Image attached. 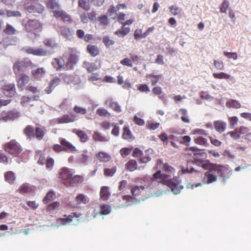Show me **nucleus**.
<instances>
[{"mask_svg": "<svg viewBox=\"0 0 251 251\" xmlns=\"http://www.w3.org/2000/svg\"><path fill=\"white\" fill-rule=\"evenodd\" d=\"M74 173L73 169L63 167L59 170L58 177L63 180V184L66 187H75L83 179L82 176H73Z\"/></svg>", "mask_w": 251, "mask_h": 251, "instance_id": "f257e3e1", "label": "nucleus"}, {"mask_svg": "<svg viewBox=\"0 0 251 251\" xmlns=\"http://www.w3.org/2000/svg\"><path fill=\"white\" fill-rule=\"evenodd\" d=\"M186 151H191L192 152L193 158L195 163L201 166L203 169H206L208 166L211 164L209 161H206L207 154L204 152H200V150L195 147L187 148Z\"/></svg>", "mask_w": 251, "mask_h": 251, "instance_id": "f03ea898", "label": "nucleus"}, {"mask_svg": "<svg viewBox=\"0 0 251 251\" xmlns=\"http://www.w3.org/2000/svg\"><path fill=\"white\" fill-rule=\"evenodd\" d=\"M3 149L5 152L13 157L19 156L23 150L21 144L15 139L5 143L3 145Z\"/></svg>", "mask_w": 251, "mask_h": 251, "instance_id": "7ed1b4c3", "label": "nucleus"}, {"mask_svg": "<svg viewBox=\"0 0 251 251\" xmlns=\"http://www.w3.org/2000/svg\"><path fill=\"white\" fill-rule=\"evenodd\" d=\"M170 177H171V176L170 175L162 174L161 171L159 170L155 173L152 175V176L151 178H149V179L151 184L154 181H157L158 183L166 184L167 182L169 180ZM143 179L144 180H148L149 177L145 176L143 178Z\"/></svg>", "mask_w": 251, "mask_h": 251, "instance_id": "20e7f679", "label": "nucleus"}, {"mask_svg": "<svg viewBox=\"0 0 251 251\" xmlns=\"http://www.w3.org/2000/svg\"><path fill=\"white\" fill-rule=\"evenodd\" d=\"M53 16L56 20L61 21L64 24H70L73 21L71 15L61 8L59 10L54 11Z\"/></svg>", "mask_w": 251, "mask_h": 251, "instance_id": "39448f33", "label": "nucleus"}, {"mask_svg": "<svg viewBox=\"0 0 251 251\" xmlns=\"http://www.w3.org/2000/svg\"><path fill=\"white\" fill-rule=\"evenodd\" d=\"M220 177L225 181L229 178L231 175V171L227 167L214 164L213 169Z\"/></svg>", "mask_w": 251, "mask_h": 251, "instance_id": "423d86ee", "label": "nucleus"}, {"mask_svg": "<svg viewBox=\"0 0 251 251\" xmlns=\"http://www.w3.org/2000/svg\"><path fill=\"white\" fill-rule=\"evenodd\" d=\"M25 28L27 32H39L41 31L42 25L37 20H29L25 24Z\"/></svg>", "mask_w": 251, "mask_h": 251, "instance_id": "0eeeda50", "label": "nucleus"}, {"mask_svg": "<svg viewBox=\"0 0 251 251\" xmlns=\"http://www.w3.org/2000/svg\"><path fill=\"white\" fill-rule=\"evenodd\" d=\"M214 164H210L207 169L208 171L204 173L207 184L211 183L217 181V176L215 175V170L213 169Z\"/></svg>", "mask_w": 251, "mask_h": 251, "instance_id": "6e6552de", "label": "nucleus"}, {"mask_svg": "<svg viewBox=\"0 0 251 251\" xmlns=\"http://www.w3.org/2000/svg\"><path fill=\"white\" fill-rule=\"evenodd\" d=\"M1 91L5 96L11 98L16 93L15 84L14 83L5 84L1 87Z\"/></svg>", "mask_w": 251, "mask_h": 251, "instance_id": "1a4fd4ad", "label": "nucleus"}, {"mask_svg": "<svg viewBox=\"0 0 251 251\" xmlns=\"http://www.w3.org/2000/svg\"><path fill=\"white\" fill-rule=\"evenodd\" d=\"M77 120L76 116L75 114H65L62 116L57 118L56 119V121L58 124H68L70 123H73Z\"/></svg>", "mask_w": 251, "mask_h": 251, "instance_id": "9d476101", "label": "nucleus"}, {"mask_svg": "<svg viewBox=\"0 0 251 251\" xmlns=\"http://www.w3.org/2000/svg\"><path fill=\"white\" fill-rule=\"evenodd\" d=\"M165 185L168 186L171 189L172 192L176 195L179 193L183 188L178 183L175 182L171 177Z\"/></svg>", "mask_w": 251, "mask_h": 251, "instance_id": "9b49d317", "label": "nucleus"}, {"mask_svg": "<svg viewBox=\"0 0 251 251\" xmlns=\"http://www.w3.org/2000/svg\"><path fill=\"white\" fill-rule=\"evenodd\" d=\"M60 143L62 146L64 151L74 152L77 151L76 148L64 138H62L60 140Z\"/></svg>", "mask_w": 251, "mask_h": 251, "instance_id": "f8f14e48", "label": "nucleus"}, {"mask_svg": "<svg viewBox=\"0 0 251 251\" xmlns=\"http://www.w3.org/2000/svg\"><path fill=\"white\" fill-rule=\"evenodd\" d=\"M25 52L36 56H45L47 54V51L43 48L29 47L25 50Z\"/></svg>", "mask_w": 251, "mask_h": 251, "instance_id": "ddd939ff", "label": "nucleus"}, {"mask_svg": "<svg viewBox=\"0 0 251 251\" xmlns=\"http://www.w3.org/2000/svg\"><path fill=\"white\" fill-rule=\"evenodd\" d=\"M27 10L29 12L42 13L44 10V7L38 2H34L27 7Z\"/></svg>", "mask_w": 251, "mask_h": 251, "instance_id": "4468645a", "label": "nucleus"}, {"mask_svg": "<svg viewBox=\"0 0 251 251\" xmlns=\"http://www.w3.org/2000/svg\"><path fill=\"white\" fill-rule=\"evenodd\" d=\"M46 133V129L45 127L43 126L39 125L35 128L34 138L39 141L42 140Z\"/></svg>", "mask_w": 251, "mask_h": 251, "instance_id": "2eb2a0df", "label": "nucleus"}, {"mask_svg": "<svg viewBox=\"0 0 251 251\" xmlns=\"http://www.w3.org/2000/svg\"><path fill=\"white\" fill-rule=\"evenodd\" d=\"M26 67V62L24 61H17L13 66V70L15 75H17L20 72L24 71Z\"/></svg>", "mask_w": 251, "mask_h": 251, "instance_id": "dca6fc26", "label": "nucleus"}, {"mask_svg": "<svg viewBox=\"0 0 251 251\" xmlns=\"http://www.w3.org/2000/svg\"><path fill=\"white\" fill-rule=\"evenodd\" d=\"M23 133L27 139L31 140L34 138L35 128L31 125H27L23 130Z\"/></svg>", "mask_w": 251, "mask_h": 251, "instance_id": "f3484780", "label": "nucleus"}, {"mask_svg": "<svg viewBox=\"0 0 251 251\" xmlns=\"http://www.w3.org/2000/svg\"><path fill=\"white\" fill-rule=\"evenodd\" d=\"M78 58L76 55L71 54L68 57V61L65 66V70H70L73 68L74 65L76 63Z\"/></svg>", "mask_w": 251, "mask_h": 251, "instance_id": "a211bd4d", "label": "nucleus"}, {"mask_svg": "<svg viewBox=\"0 0 251 251\" xmlns=\"http://www.w3.org/2000/svg\"><path fill=\"white\" fill-rule=\"evenodd\" d=\"M46 7L48 9L52 10V14L55 10H59L61 9L59 3L56 0H47L45 1Z\"/></svg>", "mask_w": 251, "mask_h": 251, "instance_id": "6ab92c4d", "label": "nucleus"}, {"mask_svg": "<svg viewBox=\"0 0 251 251\" xmlns=\"http://www.w3.org/2000/svg\"><path fill=\"white\" fill-rule=\"evenodd\" d=\"M29 81V76L25 74H22L20 75L17 80V86L19 88L22 90L24 89L25 85L27 84Z\"/></svg>", "mask_w": 251, "mask_h": 251, "instance_id": "aec40b11", "label": "nucleus"}, {"mask_svg": "<svg viewBox=\"0 0 251 251\" xmlns=\"http://www.w3.org/2000/svg\"><path fill=\"white\" fill-rule=\"evenodd\" d=\"M213 126L216 131L221 133L226 129V123L222 120H217L213 122Z\"/></svg>", "mask_w": 251, "mask_h": 251, "instance_id": "412c9836", "label": "nucleus"}, {"mask_svg": "<svg viewBox=\"0 0 251 251\" xmlns=\"http://www.w3.org/2000/svg\"><path fill=\"white\" fill-rule=\"evenodd\" d=\"M51 64L57 71H61L62 69H65L64 61L61 58H54Z\"/></svg>", "mask_w": 251, "mask_h": 251, "instance_id": "4be33fe9", "label": "nucleus"}, {"mask_svg": "<svg viewBox=\"0 0 251 251\" xmlns=\"http://www.w3.org/2000/svg\"><path fill=\"white\" fill-rule=\"evenodd\" d=\"M46 70L44 68H38L33 70L31 74L35 79H40L44 77L46 74Z\"/></svg>", "mask_w": 251, "mask_h": 251, "instance_id": "5701e85b", "label": "nucleus"}, {"mask_svg": "<svg viewBox=\"0 0 251 251\" xmlns=\"http://www.w3.org/2000/svg\"><path fill=\"white\" fill-rule=\"evenodd\" d=\"M39 98L38 96H34L32 97H29L26 96H23L21 98V103L23 106H27L30 104L32 100H37Z\"/></svg>", "mask_w": 251, "mask_h": 251, "instance_id": "b1692460", "label": "nucleus"}, {"mask_svg": "<svg viewBox=\"0 0 251 251\" xmlns=\"http://www.w3.org/2000/svg\"><path fill=\"white\" fill-rule=\"evenodd\" d=\"M81 215V214H80V213L74 212L72 213L71 215H69L68 216H67L66 215H64V216L66 217V218H61L60 219V221L62 223V224L65 225L67 223L71 222L74 217L78 218Z\"/></svg>", "mask_w": 251, "mask_h": 251, "instance_id": "393cba45", "label": "nucleus"}, {"mask_svg": "<svg viewBox=\"0 0 251 251\" xmlns=\"http://www.w3.org/2000/svg\"><path fill=\"white\" fill-rule=\"evenodd\" d=\"M32 190V188L28 184L24 183L20 186L18 190V192L21 194H24L30 193Z\"/></svg>", "mask_w": 251, "mask_h": 251, "instance_id": "a878e982", "label": "nucleus"}, {"mask_svg": "<svg viewBox=\"0 0 251 251\" xmlns=\"http://www.w3.org/2000/svg\"><path fill=\"white\" fill-rule=\"evenodd\" d=\"M126 169L130 172H133L137 169V163L136 160L131 159L129 160L125 165Z\"/></svg>", "mask_w": 251, "mask_h": 251, "instance_id": "bb28decb", "label": "nucleus"}, {"mask_svg": "<svg viewBox=\"0 0 251 251\" xmlns=\"http://www.w3.org/2000/svg\"><path fill=\"white\" fill-rule=\"evenodd\" d=\"M110 195L109 188L107 186L102 187L100 192V198L103 201H106L109 199Z\"/></svg>", "mask_w": 251, "mask_h": 251, "instance_id": "cd10ccee", "label": "nucleus"}, {"mask_svg": "<svg viewBox=\"0 0 251 251\" xmlns=\"http://www.w3.org/2000/svg\"><path fill=\"white\" fill-rule=\"evenodd\" d=\"M4 178L6 182L11 184L14 183L16 177L13 172L8 171L4 174Z\"/></svg>", "mask_w": 251, "mask_h": 251, "instance_id": "c85d7f7f", "label": "nucleus"}, {"mask_svg": "<svg viewBox=\"0 0 251 251\" xmlns=\"http://www.w3.org/2000/svg\"><path fill=\"white\" fill-rule=\"evenodd\" d=\"M145 189V186L142 185L134 186L131 190L132 196L135 197L140 196L142 192L144 191Z\"/></svg>", "mask_w": 251, "mask_h": 251, "instance_id": "c756f323", "label": "nucleus"}, {"mask_svg": "<svg viewBox=\"0 0 251 251\" xmlns=\"http://www.w3.org/2000/svg\"><path fill=\"white\" fill-rule=\"evenodd\" d=\"M73 132L80 138L81 141L82 142H85L88 140L87 135L83 130L75 129L73 130Z\"/></svg>", "mask_w": 251, "mask_h": 251, "instance_id": "7c9ffc66", "label": "nucleus"}, {"mask_svg": "<svg viewBox=\"0 0 251 251\" xmlns=\"http://www.w3.org/2000/svg\"><path fill=\"white\" fill-rule=\"evenodd\" d=\"M178 112L181 115V120L185 123H189L190 121L188 115L187 110L185 108H180L178 110Z\"/></svg>", "mask_w": 251, "mask_h": 251, "instance_id": "2f4dec72", "label": "nucleus"}, {"mask_svg": "<svg viewBox=\"0 0 251 251\" xmlns=\"http://www.w3.org/2000/svg\"><path fill=\"white\" fill-rule=\"evenodd\" d=\"M97 158L100 161L106 162L110 160L111 156L108 153L101 151L98 153Z\"/></svg>", "mask_w": 251, "mask_h": 251, "instance_id": "473e14b6", "label": "nucleus"}, {"mask_svg": "<svg viewBox=\"0 0 251 251\" xmlns=\"http://www.w3.org/2000/svg\"><path fill=\"white\" fill-rule=\"evenodd\" d=\"M123 138L125 140H130L132 138V134L128 127L125 126L123 127Z\"/></svg>", "mask_w": 251, "mask_h": 251, "instance_id": "72a5a7b5", "label": "nucleus"}, {"mask_svg": "<svg viewBox=\"0 0 251 251\" xmlns=\"http://www.w3.org/2000/svg\"><path fill=\"white\" fill-rule=\"evenodd\" d=\"M226 107L228 108H240L241 107V104L236 100H230L227 101L226 104Z\"/></svg>", "mask_w": 251, "mask_h": 251, "instance_id": "f704fd0d", "label": "nucleus"}, {"mask_svg": "<svg viewBox=\"0 0 251 251\" xmlns=\"http://www.w3.org/2000/svg\"><path fill=\"white\" fill-rule=\"evenodd\" d=\"M44 45L51 49H53L57 46L55 41L52 38H46L43 41Z\"/></svg>", "mask_w": 251, "mask_h": 251, "instance_id": "c9c22d12", "label": "nucleus"}, {"mask_svg": "<svg viewBox=\"0 0 251 251\" xmlns=\"http://www.w3.org/2000/svg\"><path fill=\"white\" fill-rule=\"evenodd\" d=\"M162 170L163 172L166 173L167 174V175H170L171 176V178H172V176L174 174L175 171V169L167 163L163 164Z\"/></svg>", "mask_w": 251, "mask_h": 251, "instance_id": "e433bc0d", "label": "nucleus"}, {"mask_svg": "<svg viewBox=\"0 0 251 251\" xmlns=\"http://www.w3.org/2000/svg\"><path fill=\"white\" fill-rule=\"evenodd\" d=\"M130 31V28L127 27L122 26L121 29L117 30L115 34L118 36L125 37Z\"/></svg>", "mask_w": 251, "mask_h": 251, "instance_id": "4c0bfd02", "label": "nucleus"}, {"mask_svg": "<svg viewBox=\"0 0 251 251\" xmlns=\"http://www.w3.org/2000/svg\"><path fill=\"white\" fill-rule=\"evenodd\" d=\"M162 75H154L153 74H149L146 75L147 78H151L152 85H155L161 78Z\"/></svg>", "mask_w": 251, "mask_h": 251, "instance_id": "58836bf2", "label": "nucleus"}, {"mask_svg": "<svg viewBox=\"0 0 251 251\" xmlns=\"http://www.w3.org/2000/svg\"><path fill=\"white\" fill-rule=\"evenodd\" d=\"M73 111L75 113V114L76 115V117L78 115H84L87 113V109L85 108H83L77 105L74 106Z\"/></svg>", "mask_w": 251, "mask_h": 251, "instance_id": "ea45409f", "label": "nucleus"}, {"mask_svg": "<svg viewBox=\"0 0 251 251\" xmlns=\"http://www.w3.org/2000/svg\"><path fill=\"white\" fill-rule=\"evenodd\" d=\"M55 198V193L52 191H49L43 200V202L45 204L49 203L50 201H52Z\"/></svg>", "mask_w": 251, "mask_h": 251, "instance_id": "a19ab883", "label": "nucleus"}, {"mask_svg": "<svg viewBox=\"0 0 251 251\" xmlns=\"http://www.w3.org/2000/svg\"><path fill=\"white\" fill-rule=\"evenodd\" d=\"M116 171V166L112 167L111 168H105L103 170V174L106 176H112Z\"/></svg>", "mask_w": 251, "mask_h": 251, "instance_id": "79ce46f5", "label": "nucleus"}, {"mask_svg": "<svg viewBox=\"0 0 251 251\" xmlns=\"http://www.w3.org/2000/svg\"><path fill=\"white\" fill-rule=\"evenodd\" d=\"M213 76L215 78L219 79H228L230 77V75L224 72L214 73L213 74Z\"/></svg>", "mask_w": 251, "mask_h": 251, "instance_id": "37998d69", "label": "nucleus"}, {"mask_svg": "<svg viewBox=\"0 0 251 251\" xmlns=\"http://www.w3.org/2000/svg\"><path fill=\"white\" fill-rule=\"evenodd\" d=\"M3 32L7 35H13L16 34L18 31L11 25L7 24Z\"/></svg>", "mask_w": 251, "mask_h": 251, "instance_id": "c03bdc74", "label": "nucleus"}, {"mask_svg": "<svg viewBox=\"0 0 251 251\" xmlns=\"http://www.w3.org/2000/svg\"><path fill=\"white\" fill-rule=\"evenodd\" d=\"M60 32L66 38H69L71 35L70 29L65 26L60 27Z\"/></svg>", "mask_w": 251, "mask_h": 251, "instance_id": "a18cd8bd", "label": "nucleus"}, {"mask_svg": "<svg viewBox=\"0 0 251 251\" xmlns=\"http://www.w3.org/2000/svg\"><path fill=\"white\" fill-rule=\"evenodd\" d=\"M111 211V207L107 204H103L100 206V211L99 212L100 215H107Z\"/></svg>", "mask_w": 251, "mask_h": 251, "instance_id": "49530a36", "label": "nucleus"}, {"mask_svg": "<svg viewBox=\"0 0 251 251\" xmlns=\"http://www.w3.org/2000/svg\"><path fill=\"white\" fill-rule=\"evenodd\" d=\"M229 6V3L227 0H224L220 7V12L226 13V10Z\"/></svg>", "mask_w": 251, "mask_h": 251, "instance_id": "de8ad7c7", "label": "nucleus"}, {"mask_svg": "<svg viewBox=\"0 0 251 251\" xmlns=\"http://www.w3.org/2000/svg\"><path fill=\"white\" fill-rule=\"evenodd\" d=\"M194 142L196 144L202 146H207L208 144L207 139L202 137L194 138Z\"/></svg>", "mask_w": 251, "mask_h": 251, "instance_id": "09e8293b", "label": "nucleus"}, {"mask_svg": "<svg viewBox=\"0 0 251 251\" xmlns=\"http://www.w3.org/2000/svg\"><path fill=\"white\" fill-rule=\"evenodd\" d=\"M159 123H154L148 121L146 125V128L150 130H154L159 127Z\"/></svg>", "mask_w": 251, "mask_h": 251, "instance_id": "8fccbe9b", "label": "nucleus"}, {"mask_svg": "<svg viewBox=\"0 0 251 251\" xmlns=\"http://www.w3.org/2000/svg\"><path fill=\"white\" fill-rule=\"evenodd\" d=\"M9 116L11 120H14L18 118L21 116V113L19 111H17V110H13L11 111H8Z\"/></svg>", "mask_w": 251, "mask_h": 251, "instance_id": "3c124183", "label": "nucleus"}, {"mask_svg": "<svg viewBox=\"0 0 251 251\" xmlns=\"http://www.w3.org/2000/svg\"><path fill=\"white\" fill-rule=\"evenodd\" d=\"M228 121L230 128H234L238 122V118L236 116L229 117L228 118Z\"/></svg>", "mask_w": 251, "mask_h": 251, "instance_id": "603ef678", "label": "nucleus"}, {"mask_svg": "<svg viewBox=\"0 0 251 251\" xmlns=\"http://www.w3.org/2000/svg\"><path fill=\"white\" fill-rule=\"evenodd\" d=\"M78 6L85 10H88L90 9L89 3L87 0H79Z\"/></svg>", "mask_w": 251, "mask_h": 251, "instance_id": "864d4df0", "label": "nucleus"}, {"mask_svg": "<svg viewBox=\"0 0 251 251\" xmlns=\"http://www.w3.org/2000/svg\"><path fill=\"white\" fill-rule=\"evenodd\" d=\"M136 86L137 90L140 92L148 93L150 91L149 86L146 84H140Z\"/></svg>", "mask_w": 251, "mask_h": 251, "instance_id": "5fc2aeb1", "label": "nucleus"}, {"mask_svg": "<svg viewBox=\"0 0 251 251\" xmlns=\"http://www.w3.org/2000/svg\"><path fill=\"white\" fill-rule=\"evenodd\" d=\"M96 113L101 117H110L111 116L110 114L107 111V110L103 108L98 109Z\"/></svg>", "mask_w": 251, "mask_h": 251, "instance_id": "6e6d98bb", "label": "nucleus"}, {"mask_svg": "<svg viewBox=\"0 0 251 251\" xmlns=\"http://www.w3.org/2000/svg\"><path fill=\"white\" fill-rule=\"evenodd\" d=\"M0 163L7 165L9 163L8 157L0 150Z\"/></svg>", "mask_w": 251, "mask_h": 251, "instance_id": "4d7b16f0", "label": "nucleus"}, {"mask_svg": "<svg viewBox=\"0 0 251 251\" xmlns=\"http://www.w3.org/2000/svg\"><path fill=\"white\" fill-rule=\"evenodd\" d=\"M75 199L77 202L79 204L81 203H86L88 201L87 198L83 194H79L77 196Z\"/></svg>", "mask_w": 251, "mask_h": 251, "instance_id": "13d9d810", "label": "nucleus"}, {"mask_svg": "<svg viewBox=\"0 0 251 251\" xmlns=\"http://www.w3.org/2000/svg\"><path fill=\"white\" fill-rule=\"evenodd\" d=\"M132 151V149L128 148H123L120 151V154L123 158L126 157L129 155Z\"/></svg>", "mask_w": 251, "mask_h": 251, "instance_id": "bf43d9fd", "label": "nucleus"}, {"mask_svg": "<svg viewBox=\"0 0 251 251\" xmlns=\"http://www.w3.org/2000/svg\"><path fill=\"white\" fill-rule=\"evenodd\" d=\"M83 66L89 73H92L94 71V65L93 63L85 61L83 63Z\"/></svg>", "mask_w": 251, "mask_h": 251, "instance_id": "052dcab7", "label": "nucleus"}, {"mask_svg": "<svg viewBox=\"0 0 251 251\" xmlns=\"http://www.w3.org/2000/svg\"><path fill=\"white\" fill-rule=\"evenodd\" d=\"M169 9L170 12L174 16L178 15L181 12V9L175 5L170 6Z\"/></svg>", "mask_w": 251, "mask_h": 251, "instance_id": "680f3d73", "label": "nucleus"}, {"mask_svg": "<svg viewBox=\"0 0 251 251\" xmlns=\"http://www.w3.org/2000/svg\"><path fill=\"white\" fill-rule=\"evenodd\" d=\"M102 41L107 48H109L110 46L113 45L115 43L114 41L110 39L108 36H106L103 37Z\"/></svg>", "mask_w": 251, "mask_h": 251, "instance_id": "e2e57ef3", "label": "nucleus"}, {"mask_svg": "<svg viewBox=\"0 0 251 251\" xmlns=\"http://www.w3.org/2000/svg\"><path fill=\"white\" fill-rule=\"evenodd\" d=\"M45 164H46V167L47 169H48L50 170H52L54 164L53 159H52L51 157H48L47 159Z\"/></svg>", "mask_w": 251, "mask_h": 251, "instance_id": "0e129e2a", "label": "nucleus"}, {"mask_svg": "<svg viewBox=\"0 0 251 251\" xmlns=\"http://www.w3.org/2000/svg\"><path fill=\"white\" fill-rule=\"evenodd\" d=\"M226 134L229 135L230 137L234 140L238 139L240 137L237 129H235L233 131H229Z\"/></svg>", "mask_w": 251, "mask_h": 251, "instance_id": "69168bd1", "label": "nucleus"}, {"mask_svg": "<svg viewBox=\"0 0 251 251\" xmlns=\"http://www.w3.org/2000/svg\"><path fill=\"white\" fill-rule=\"evenodd\" d=\"M109 106L115 111L120 112L121 111V106L117 102H110Z\"/></svg>", "mask_w": 251, "mask_h": 251, "instance_id": "338daca9", "label": "nucleus"}, {"mask_svg": "<svg viewBox=\"0 0 251 251\" xmlns=\"http://www.w3.org/2000/svg\"><path fill=\"white\" fill-rule=\"evenodd\" d=\"M95 141L107 142L108 141V139L100 134L99 132H95Z\"/></svg>", "mask_w": 251, "mask_h": 251, "instance_id": "774afa93", "label": "nucleus"}]
</instances>
